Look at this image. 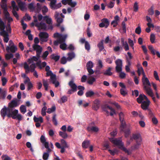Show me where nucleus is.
<instances>
[{
    "mask_svg": "<svg viewBox=\"0 0 160 160\" xmlns=\"http://www.w3.org/2000/svg\"><path fill=\"white\" fill-rule=\"evenodd\" d=\"M0 113L3 119L6 115L8 118L12 117L14 119H17L19 121L21 120L22 119V115L20 114H18V110H13L12 108L8 107L7 108L5 106L1 109Z\"/></svg>",
    "mask_w": 160,
    "mask_h": 160,
    "instance_id": "nucleus-1",
    "label": "nucleus"
},
{
    "mask_svg": "<svg viewBox=\"0 0 160 160\" xmlns=\"http://www.w3.org/2000/svg\"><path fill=\"white\" fill-rule=\"evenodd\" d=\"M110 140L111 142L114 144L118 146L120 149L124 152L126 153H127L128 155H130L131 154L132 152L129 151L126 148L124 147L123 143L120 140L117 138H111Z\"/></svg>",
    "mask_w": 160,
    "mask_h": 160,
    "instance_id": "nucleus-2",
    "label": "nucleus"
},
{
    "mask_svg": "<svg viewBox=\"0 0 160 160\" xmlns=\"http://www.w3.org/2000/svg\"><path fill=\"white\" fill-rule=\"evenodd\" d=\"M34 18V22L36 23L35 26L38 28L39 29H42L43 30H46L47 29V25L44 23L42 22L40 23L38 22L37 17L36 16H33Z\"/></svg>",
    "mask_w": 160,
    "mask_h": 160,
    "instance_id": "nucleus-3",
    "label": "nucleus"
},
{
    "mask_svg": "<svg viewBox=\"0 0 160 160\" xmlns=\"http://www.w3.org/2000/svg\"><path fill=\"white\" fill-rule=\"evenodd\" d=\"M144 97L146 101H143V102L141 103V107L144 110H148L149 109L148 107L150 104V101L146 96H144Z\"/></svg>",
    "mask_w": 160,
    "mask_h": 160,
    "instance_id": "nucleus-4",
    "label": "nucleus"
},
{
    "mask_svg": "<svg viewBox=\"0 0 160 160\" xmlns=\"http://www.w3.org/2000/svg\"><path fill=\"white\" fill-rule=\"evenodd\" d=\"M94 125V123L92 122L89 125L87 128V130L90 132H97L99 131L98 128Z\"/></svg>",
    "mask_w": 160,
    "mask_h": 160,
    "instance_id": "nucleus-5",
    "label": "nucleus"
},
{
    "mask_svg": "<svg viewBox=\"0 0 160 160\" xmlns=\"http://www.w3.org/2000/svg\"><path fill=\"white\" fill-rule=\"evenodd\" d=\"M32 48L33 50L36 51L37 56L39 57L42 52V48L38 44H34L32 46Z\"/></svg>",
    "mask_w": 160,
    "mask_h": 160,
    "instance_id": "nucleus-6",
    "label": "nucleus"
},
{
    "mask_svg": "<svg viewBox=\"0 0 160 160\" xmlns=\"http://www.w3.org/2000/svg\"><path fill=\"white\" fill-rule=\"evenodd\" d=\"M40 40L42 42H46L47 41V38L48 37V33L46 32H41L39 34Z\"/></svg>",
    "mask_w": 160,
    "mask_h": 160,
    "instance_id": "nucleus-7",
    "label": "nucleus"
},
{
    "mask_svg": "<svg viewBox=\"0 0 160 160\" xmlns=\"http://www.w3.org/2000/svg\"><path fill=\"white\" fill-rule=\"evenodd\" d=\"M143 77L142 78V81L143 85L144 86V88L145 87H148L151 86L150 82L148 79L145 77V75L144 72L143 74Z\"/></svg>",
    "mask_w": 160,
    "mask_h": 160,
    "instance_id": "nucleus-8",
    "label": "nucleus"
},
{
    "mask_svg": "<svg viewBox=\"0 0 160 160\" xmlns=\"http://www.w3.org/2000/svg\"><path fill=\"white\" fill-rule=\"evenodd\" d=\"M144 89L146 92L152 98L153 101L154 102H156V100L155 98L154 97L153 93L150 87H146V86H145Z\"/></svg>",
    "mask_w": 160,
    "mask_h": 160,
    "instance_id": "nucleus-9",
    "label": "nucleus"
},
{
    "mask_svg": "<svg viewBox=\"0 0 160 160\" xmlns=\"http://www.w3.org/2000/svg\"><path fill=\"white\" fill-rule=\"evenodd\" d=\"M50 80L52 83L54 84L55 87H57L59 85V83L57 81L56 75L55 74L51 75Z\"/></svg>",
    "mask_w": 160,
    "mask_h": 160,
    "instance_id": "nucleus-10",
    "label": "nucleus"
},
{
    "mask_svg": "<svg viewBox=\"0 0 160 160\" xmlns=\"http://www.w3.org/2000/svg\"><path fill=\"white\" fill-rule=\"evenodd\" d=\"M132 138L135 140L136 142H137V141L138 142H142V138L139 133L133 134L132 136V138H131V139H132Z\"/></svg>",
    "mask_w": 160,
    "mask_h": 160,
    "instance_id": "nucleus-11",
    "label": "nucleus"
},
{
    "mask_svg": "<svg viewBox=\"0 0 160 160\" xmlns=\"http://www.w3.org/2000/svg\"><path fill=\"white\" fill-rule=\"evenodd\" d=\"M148 48L152 54L153 55L156 54L159 58H160V52L158 51H156L152 45L149 46Z\"/></svg>",
    "mask_w": 160,
    "mask_h": 160,
    "instance_id": "nucleus-12",
    "label": "nucleus"
},
{
    "mask_svg": "<svg viewBox=\"0 0 160 160\" xmlns=\"http://www.w3.org/2000/svg\"><path fill=\"white\" fill-rule=\"evenodd\" d=\"M119 20V17L118 15L116 16L114 18V20L111 22V24L113 27H115L118 24V21Z\"/></svg>",
    "mask_w": 160,
    "mask_h": 160,
    "instance_id": "nucleus-13",
    "label": "nucleus"
},
{
    "mask_svg": "<svg viewBox=\"0 0 160 160\" xmlns=\"http://www.w3.org/2000/svg\"><path fill=\"white\" fill-rule=\"evenodd\" d=\"M68 85L74 91H77V87L75 83L72 80L70 81Z\"/></svg>",
    "mask_w": 160,
    "mask_h": 160,
    "instance_id": "nucleus-14",
    "label": "nucleus"
},
{
    "mask_svg": "<svg viewBox=\"0 0 160 160\" xmlns=\"http://www.w3.org/2000/svg\"><path fill=\"white\" fill-rule=\"evenodd\" d=\"M136 144H135L133 146L131 147V149L132 150H134L138 149L141 144L142 142H138L137 141Z\"/></svg>",
    "mask_w": 160,
    "mask_h": 160,
    "instance_id": "nucleus-15",
    "label": "nucleus"
},
{
    "mask_svg": "<svg viewBox=\"0 0 160 160\" xmlns=\"http://www.w3.org/2000/svg\"><path fill=\"white\" fill-rule=\"evenodd\" d=\"M17 106V102L15 100H13L8 103V108H12Z\"/></svg>",
    "mask_w": 160,
    "mask_h": 160,
    "instance_id": "nucleus-16",
    "label": "nucleus"
},
{
    "mask_svg": "<svg viewBox=\"0 0 160 160\" xmlns=\"http://www.w3.org/2000/svg\"><path fill=\"white\" fill-rule=\"evenodd\" d=\"M43 20L46 21V23L48 24H52V19L48 16H45L43 17Z\"/></svg>",
    "mask_w": 160,
    "mask_h": 160,
    "instance_id": "nucleus-17",
    "label": "nucleus"
},
{
    "mask_svg": "<svg viewBox=\"0 0 160 160\" xmlns=\"http://www.w3.org/2000/svg\"><path fill=\"white\" fill-rule=\"evenodd\" d=\"M144 96L145 95L144 94H140L139 95L137 99V101L138 103L141 104L143 102V101L145 99Z\"/></svg>",
    "mask_w": 160,
    "mask_h": 160,
    "instance_id": "nucleus-18",
    "label": "nucleus"
},
{
    "mask_svg": "<svg viewBox=\"0 0 160 160\" xmlns=\"http://www.w3.org/2000/svg\"><path fill=\"white\" fill-rule=\"evenodd\" d=\"M103 40H102L97 44V47L98 48L100 52L102 51L104 49L103 43Z\"/></svg>",
    "mask_w": 160,
    "mask_h": 160,
    "instance_id": "nucleus-19",
    "label": "nucleus"
},
{
    "mask_svg": "<svg viewBox=\"0 0 160 160\" xmlns=\"http://www.w3.org/2000/svg\"><path fill=\"white\" fill-rule=\"evenodd\" d=\"M112 68L111 67H108L106 71L103 72L104 75L110 76L112 74V73L111 72Z\"/></svg>",
    "mask_w": 160,
    "mask_h": 160,
    "instance_id": "nucleus-20",
    "label": "nucleus"
},
{
    "mask_svg": "<svg viewBox=\"0 0 160 160\" xmlns=\"http://www.w3.org/2000/svg\"><path fill=\"white\" fill-rule=\"evenodd\" d=\"M33 120L35 122H40V123H42L43 122V118L42 117L37 118L35 116H34L33 117Z\"/></svg>",
    "mask_w": 160,
    "mask_h": 160,
    "instance_id": "nucleus-21",
    "label": "nucleus"
},
{
    "mask_svg": "<svg viewBox=\"0 0 160 160\" xmlns=\"http://www.w3.org/2000/svg\"><path fill=\"white\" fill-rule=\"evenodd\" d=\"M90 144V141L88 140L84 141L82 143V147L83 148H87Z\"/></svg>",
    "mask_w": 160,
    "mask_h": 160,
    "instance_id": "nucleus-22",
    "label": "nucleus"
},
{
    "mask_svg": "<svg viewBox=\"0 0 160 160\" xmlns=\"http://www.w3.org/2000/svg\"><path fill=\"white\" fill-rule=\"evenodd\" d=\"M68 57L67 58V61H71L72 59L75 57V54L73 52H69L68 53Z\"/></svg>",
    "mask_w": 160,
    "mask_h": 160,
    "instance_id": "nucleus-23",
    "label": "nucleus"
},
{
    "mask_svg": "<svg viewBox=\"0 0 160 160\" xmlns=\"http://www.w3.org/2000/svg\"><path fill=\"white\" fill-rule=\"evenodd\" d=\"M6 91H2V89L0 88V98L4 99L6 97Z\"/></svg>",
    "mask_w": 160,
    "mask_h": 160,
    "instance_id": "nucleus-24",
    "label": "nucleus"
},
{
    "mask_svg": "<svg viewBox=\"0 0 160 160\" xmlns=\"http://www.w3.org/2000/svg\"><path fill=\"white\" fill-rule=\"evenodd\" d=\"M59 136L63 138H66L68 137V135L66 132L59 131Z\"/></svg>",
    "mask_w": 160,
    "mask_h": 160,
    "instance_id": "nucleus-25",
    "label": "nucleus"
},
{
    "mask_svg": "<svg viewBox=\"0 0 160 160\" xmlns=\"http://www.w3.org/2000/svg\"><path fill=\"white\" fill-rule=\"evenodd\" d=\"M24 68L26 70V73H28L30 71V68H29V66L26 62H25L24 63Z\"/></svg>",
    "mask_w": 160,
    "mask_h": 160,
    "instance_id": "nucleus-26",
    "label": "nucleus"
},
{
    "mask_svg": "<svg viewBox=\"0 0 160 160\" xmlns=\"http://www.w3.org/2000/svg\"><path fill=\"white\" fill-rule=\"evenodd\" d=\"M18 5L22 11H23L24 10L25 8V3L24 2H22V1L19 2H18Z\"/></svg>",
    "mask_w": 160,
    "mask_h": 160,
    "instance_id": "nucleus-27",
    "label": "nucleus"
},
{
    "mask_svg": "<svg viewBox=\"0 0 160 160\" xmlns=\"http://www.w3.org/2000/svg\"><path fill=\"white\" fill-rule=\"evenodd\" d=\"M68 35L67 34H65L64 35H62V37H61L59 38V42L60 43H61L62 42H64L65 39L67 38Z\"/></svg>",
    "mask_w": 160,
    "mask_h": 160,
    "instance_id": "nucleus-28",
    "label": "nucleus"
},
{
    "mask_svg": "<svg viewBox=\"0 0 160 160\" xmlns=\"http://www.w3.org/2000/svg\"><path fill=\"white\" fill-rule=\"evenodd\" d=\"M101 21L105 24L106 26V28H107L109 25V22L108 19L107 18H103L102 19Z\"/></svg>",
    "mask_w": 160,
    "mask_h": 160,
    "instance_id": "nucleus-29",
    "label": "nucleus"
},
{
    "mask_svg": "<svg viewBox=\"0 0 160 160\" xmlns=\"http://www.w3.org/2000/svg\"><path fill=\"white\" fill-rule=\"evenodd\" d=\"M94 95V92L92 91L87 92L85 93V95L87 97H90Z\"/></svg>",
    "mask_w": 160,
    "mask_h": 160,
    "instance_id": "nucleus-30",
    "label": "nucleus"
},
{
    "mask_svg": "<svg viewBox=\"0 0 160 160\" xmlns=\"http://www.w3.org/2000/svg\"><path fill=\"white\" fill-rule=\"evenodd\" d=\"M127 63H128V65L125 66V70L127 72H129L130 70L129 67L131 64L130 61L129 59H128Z\"/></svg>",
    "mask_w": 160,
    "mask_h": 160,
    "instance_id": "nucleus-31",
    "label": "nucleus"
},
{
    "mask_svg": "<svg viewBox=\"0 0 160 160\" xmlns=\"http://www.w3.org/2000/svg\"><path fill=\"white\" fill-rule=\"evenodd\" d=\"M36 68L35 63H32L29 67L30 68V72H33L35 71V68Z\"/></svg>",
    "mask_w": 160,
    "mask_h": 160,
    "instance_id": "nucleus-32",
    "label": "nucleus"
},
{
    "mask_svg": "<svg viewBox=\"0 0 160 160\" xmlns=\"http://www.w3.org/2000/svg\"><path fill=\"white\" fill-rule=\"evenodd\" d=\"M0 6L1 8L3 9V11H4L5 10H8L7 5L6 3L1 2Z\"/></svg>",
    "mask_w": 160,
    "mask_h": 160,
    "instance_id": "nucleus-33",
    "label": "nucleus"
},
{
    "mask_svg": "<svg viewBox=\"0 0 160 160\" xmlns=\"http://www.w3.org/2000/svg\"><path fill=\"white\" fill-rule=\"evenodd\" d=\"M51 58L55 60V62L58 61L60 58V56L59 55H55L53 54L51 56Z\"/></svg>",
    "mask_w": 160,
    "mask_h": 160,
    "instance_id": "nucleus-34",
    "label": "nucleus"
},
{
    "mask_svg": "<svg viewBox=\"0 0 160 160\" xmlns=\"http://www.w3.org/2000/svg\"><path fill=\"white\" fill-rule=\"evenodd\" d=\"M5 25L4 22L2 21L1 20L0 22V30L1 31L5 30Z\"/></svg>",
    "mask_w": 160,
    "mask_h": 160,
    "instance_id": "nucleus-35",
    "label": "nucleus"
},
{
    "mask_svg": "<svg viewBox=\"0 0 160 160\" xmlns=\"http://www.w3.org/2000/svg\"><path fill=\"white\" fill-rule=\"evenodd\" d=\"M155 36L153 33H152L150 36V42L152 43H155Z\"/></svg>",
    "mask_w": 160,
    "mask_h": 160,
    "instance_id": "nucleus-36",
    "label": "nucleus"
},
{
    "mask_svg": "<svg viewBox=\"0 0 160 160\" xmlns=\"http://www.w3.org/2000/svg\"><path fill=\"white\" fill-rule=\"evenodd\" d=\"M61 142L62 145V147H64L66 148H68V146L67 145V144L66 141L63 139H62L61 140Z\"/></svg>",
    "mask_w": 160,
    "mask_h": 160,
    "instance_id": "nucleus-37",
    "label": "nucleus"
},
{
    "mask_svg": "<svg viewBox=\"0 0 160 160\" xmlns=\"http://www.w3.org/2000/svg\"><path fill=\"white\" fill-rule=\"evenodd\" d=\"M93 63L91 61H89L86 64L87 69L92 68L93 67Z\"/></svg>",
    "mask_w": 160,
    "mask_h": 160,
    "instance_id": "nucleus-38",
    "label": "nucleus"
},
{
    "mask_svg": "<svg viewBox=\"0 0 160 160\" xmlns=\"http://www.w3.org/2000/svg\"><path fill=\"white\" fill-rule=\"evenodd\" d=\"M56 110V107L55 106H53L51 108H48L47 112L48 113H50L55 111Z\"/></svg>",
    "mask_w": 160,
    "mask_h": 160,
    "instance_id": "nucleus-39",
    "label": "nucleus"
},
{
    "mask_svg": "<svg viewBox=\"0 0 160 160\" xmlns=\"http://www.w3.org/2000/svg\"><path fill=\"white\" fill-rule=\"evenodd\" d=\"M48 11V9L46 6H44L42 8V12L43 15H45Z\"/></svg>",
    "mask_w": 160,
    "mask_h": 160,
    "instance_id": "nucleus-40",
    "label": "nucleus"
},
{
    "mask_svg": "<svg viewBox=\"0 0 160 160\" xmlns=\"http://www.w3.org/2000/svg\"><path fill=\"white\" fill-rule=\"evenodd\" d=\"M20 109L21 112L23 114H24L26 112V107L24 105H21Z\"/></svg>",
    "mask_w": 160,
    "mask_h": 160,
    "instance_id": "nucleus-41",
    "label": "nucleus"
},
{
    "mask_svg": "<svg viewBox=\"0 0 160 160\" xmlns=\"http://www.w3.org/2000/svg\"><path fill=\"white\" fill-rule=\"evenodd\" d=\"M148 14L149 15H152L153 14L154 11L153 10V6H151V8L148 9Z\"/></svg>",
    "mask_w": 160,
    "mask_h": 160,
    "instance_id": "nucleus-42",
    "label": "nucleus"
},
{
    "mask_svg": "<svg viewBox=\"0 0 160 160\" xmlns=\"http://www.w3.org/2000/svg\"><path fill=\"white\" fill-rule=\"evenodd\" d=\"M115 63L116 66H122V61L120 59H118L115 61Z\"/></svg>",
    "mask_w": 160,
    "mask_h": 160,
    "instance_id": "nucleus-43",
    "label": "nucleus"
},
{
    "mask_svg": "<svg viewBox=\"0 0 160 160\" xmlns=\"http://www.w3.org/2000/svg\"><path fill=\"white\" fill-rule=\"evenodd\" d=\"M17 50V48L16 46L12 45L11 46L10 51L12 53H14Z\"/></svg>",
    "mask_w": 160,
    "mask_h": 160,
    "instance_id": "nucleus-44",
    "label": "nucleus"
},
{
    "mask_svg": "<svg viewBox=\"0 0 160 160\" xmlns=\"http://www.w3.org/2000/svg\"><path fill=\"white\" fill-rule=\"evenodd\" d=\"M56 114H54L53 117L52 119V121L53 123V124L55 126H56L58 124V122L57 121V119L56 118Z\"/></svg>",
    "mask_w": 160,
    "mask_h": 160,
    "instance_id": "nucleus-45",
    "label": "nucleus"
},
{
    "mask_svg": "<svg viewBox=\"0 0 160 160\" xmlns=\"http://www.w3.org/2000/svg\"><path fill=\"white\" fill-rule=\"evenodd\" d=\"M47 109V107L44 106L42 109L41 113L42 116H44L46 115V111Z\"/></svg>",
    "mask_w": 160,
    "mask_h": 160,
    "instance_id": "nucleus-46",
    "label": "nucleus"
},
{
    "mask_svg": "<svg viewBox=\"0 0 160 160\" xmlns=\"http://www.w3.org/2000/svg\"><path fill=\"white\" fill-rule=\"evenodd\" d=\"M107 107L108 109L110 110L111 111V112L110 113V115L111 116H112L113 114L115 113V111L114 109L112 108L111 107H110L109 106H107Z\"/></svg>",
    "mask_w": 160,
    "mask_h": 160,
    "instance_id": "nucleus-47",
    "label": "nucleus"
},
{
    "mask_svg": "<svg viewBox=\"0 0 160 160\" xmlns=\"http://www.w3.org/2000/svg\"><path fill=\"white\" fill-rule=\"evenodd\" d=\"M13 55L12 53L6 54L5 55V58L6 60H9L10 58H13Z\"/></svg>",
    "mask_w": 160,
    "mask_h": 160,
    "instance_id": "nucleus-48",
    "label": "nucleus"
},
{
    "mask_svg": "<svg viewBox=\"0 0 160 160\" xmlns=\"http://www.w3.org/2000/svg\"><path fill=\"white\" fill-rule=\"evenodd\" d=\"M85 49L88 51H89L90 49V45L88 41L85 42Z\"/></svg>",
    "mask_w": 160,
    "mask_h": 160,
    "instance_id": "nucleus-49",
    "label": "nucleus"
},
{
    "mask_svg": "<svg viewBox=\"0 0 160 160\" xmlns=\"http://www.w3.org/2000/svg\"><path fill=\"white\" fill-rule=\"evenodd\" d=\"M59 47L60 48L63 50H65L67 49V45L64 43L61 44Z\"/></svg>",
    "mask_w": 160,
    "mask_h": 160,
    "instance_id": "nucleus-50",
    "label": "nucleus"
},
{
    "mask_svg": "<svg viewBox=\"0 0 160 160\" xmlns=\"http://www.w3.org/2000/svg\"><path fill=\"white\" fill-rule=\"evenodd\" d=\"M95 81V78L94 77H92L88 81V83L90 85H92Z\"/></svg>",
    "mask_w": 160,
    "mask_h": 160,
    "instance_id": "nucleus-51",
    "label": "nucleus"
},
{
    "mask_svg": "<svg viewBox=\"0 0 160 160\" xmlns=\"http://www.w3.org/2000/svg\"><path fill=\"white\" fill-rule=\"evenodd\" d=\"M126 89L121 88L120 89V92L121 95L123 96H125L127 94V92L126 91Z\"/></svg>",
    "mask_w": 160,
    "mask_h": 160,
    "instance_id": "nucleus-52",
    "label": "nucleus"
},
{
    "mask_svg": "<svg viewBox=\"0 0 160 160\" xmlns=\"http://www.w3.org/2000/svg\"><path fill=\"white\" fill-rule=\"evenodd\" d=\"M3 160H11V158L6 155H3L2 156Z\"/></svg>",
    "mask_w": 160,
    "mask_h": 160,
    "instance_id": "nucleus-53",
    "label": "nucleus"
},
{
    "mask_svg": "<svg viewBox=\"0 0 160 160\" xmlns=\"http://www.w3.org/2000/svg\"><path fill=\"white\" fill-rule=\"evenodd\" d=\"M49 156V154L48 152H44V153L43 156L42 158L44 160H47Z\"/></svg>",
    "mask_w": 160,
    "mask_h": 160,
    "instance_id": "nucleus-54",
    "label": "nucleus"
},
{
    "mask_svg": "<svg viewBox=\"0 0 160 160\" xmlns=\"http://www.w3.org/2000/svg\"><path fill=\"white\" fill-rule=\"evenodd\" d=\"M121 127L122 129H124L126 126V123L125 121H121Z\"/></svg>",
    "mask_w": 160,
    "mask_h": 160,
    "instance_id": "nucleus-55",
    "label": "nucleus"
},
{
    "mask_svg": "<svg viewBox=\"0 0 160 160\" xmlns=\"http://www.w3.org/2000/svg\"><path fill=\"white\" fill-rule=\"evenodd\" d=\"M49 54V52L48 51H46L44 52L42 55V57L44 59H45L46 57H47Z\"/></svg>",
    "mask_w": 160,
    "mask_h": 160,
    "instance_id": "nucleus-56",
    "label": "nucleus"
},
{
    "mask_svg": "<svg viewBox=\"0 0 160 160\" xmlns=\"http://www.w3.org/2000/svg\"><path fill=\"white\" fill-rule=\"evenodd\" d=\"M119 119L120 121L124 120V115L122 112H120L119 114Z\"/></svg>",
    "mask_w": 160,
    "mask_h": 160,
    "instance_id": "nucleus-57",
    "label": "nucleus"
},
{
    "mask_svg": "<svg viewBox=\"0 0 160 160\" xmlns=\"http://www.w3.org/2000/svg\"><path fill=\"white\" fill-rule=\"evenodd\" d=\"M12 12L13 16L16 18L17 20L19 19V16L16 11L12 10Z\"/></svg>",
    "mask_w": 160,
    "mask_h": 160,
    "instance_id": "nucleus-58",
    "label": "nucleus"
},
{
    "mask_svg": "<svg viewBox=\"0 0 160 160\" xmlns=\"http://www.w3.org/2000/svg\"><path fill=\"white\" fill-rule=\"evenodd\" d=\"M154 77L156 80L160 81L158 73L156 71H154L153 73Z\"/></svg>",
    "mask_w": 160,
    "mask_h": 160,
    "instance_id": "nucleus-59",
    "label": "nucleus"
},
{
    "mask_svg": "<svg viewBox=\"0 0 160 160\" xmlns=\"http://www.w3.org/2000/svg\"><path fill=\"white\" fill-rule=\"evenodd\" d=\"M4 14L5 19H7L9 17L10 14L8 12V10H5L4 11H3Z\"/></svg>",
    "mask_w": 160,
    "mask_h": 160,
    "instance_id": "nucleus-60",
    "label": "nucleus"
},
{
    "mask_svg": "<svg viewBox=\"0 0 160 160\" xmlns=\"http://www.w3.org/2000/svg\"><path fill=\"white\" fill-rule=\"evenodd\" d=\"M122 66H116L115 67L116 72L118 73L121 72L122 71Z\"/></svg>",
    "mask_w": 160,
    "mask_h": 160,
    "instance_id": "nucleus-61",
    "label": "nucleus"
},
{
    "mask_svg": "<svg viewBox=\"0 0 160 160\" xmlns=\"http://www.w3.org/2000/svg\"><path fill=\"white\" fill-rule=\"evenodd\" d=\"M56 19L57 22L58 23L57 26H60V24L62 22L63 19L60 17L57 18Z\"/></svg>",
    "mask_w": 160,
    "mask_h": 160,
    "instance_id": "nucleus-62",
    "label": "nucleus"
},
{
    "mask_svg": "<svg viewBox=\"0 0 160 160\" xmlns=\"http://www.w3.org/2000/svg\"><path fill=\"white\" fill-rule=\"evenodd\" d=\"M134 11L136 12L138 11V3L137 2H135L134 3L133 6Z\"/></svg>",
    "mask_w": 160,
    "mask_h": 160,
    "instance_id": "nucleus-63",
    "label": "nucleus"
},
{
    "mask_svg": "<svg viewBox=\"0 0 160 160\" xmlns=\"http://www.w3.org/2000/svg\"><path fill=\"white\" fill-rule=\"evenodd\" d=\"M67 59L65 57H63L61 59V64H64L67 62Z\"/></svg>",
    "mask_w": 160,
    "mask_h": 160,
    "instance_id": "nucleus-64",
    "label": "nucleus"
}]
</instances>
